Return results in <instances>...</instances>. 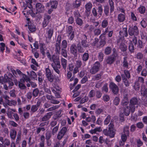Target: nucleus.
<instances>
[{
	"label": "nucleus",
	"instance_id": "obj_21",
	"mask_svg": "<svg viewBox=\"0 0 147 147\" xmlns=\"http://www.w3.org/2000/svg\"><path fill=\"white\" fill-rule=\"evenodd\" d=\"M96 117L94 115H92L86 118V120L87 121L91 122L93 123H95L96 121Z\"/></svg>",
	"mask_w": 147,
	"mask_h": 147
},
{
	"label": "nucleus",
	"instance_id": "obj_53",
	"mask_svg": "<svg viewBox=\"0 0 147 147\" xmlns=\"http://www.w3.org/2000/svg\"><path fill=\"white\" fill-rule=\"evenodd\" d=\"M73 31V27L71 26H69L67 28V33L68 34H70L74 32Z\"/></svg>",
	"mask_w": 147,
	"mask_h": 147
},
{
	"label": "nucleus",
	"instance_id": "obj_35",
	"mask_svg": "<svg viewBox=\"0 0 147 147\" xmlns=\"http://www.w3.org/2000/svg\"><path fill=\"white\" fill-rule=\"evenodd\" d=\"M112 48L111 47H106L104 50V53L106 55H109L111 53Z\"/></svg>",
	"mask_w": 147,
	"mask_h": 147
},
{
	"label": "nucleus",
	"instance_id": "obj_23",
	"mask_svg": "<svg viewBox=\"0 0 147 147\" xmlns=\"http://www.w3.org/2000/svg\"><path fill=\"white\" fill-rule=\"evenodd\" d=\"M124 74H122L121 75L122 78L123 75L127 79H129L131 77L129 71L127 70H125L124 71Z\"/></svg>",
	"mask_w": 147,
	"mask_h": 147
},
{
	"label": "nucleus",
	"instance_id": "obj_51",
	"mask_svg": "<svg viewBox=\"0 0 147 147\" xmlns=\"http://www.w3.org/2000/svg\"><path fill=\"white\" fill-rule=\"evenodd\" d=\"M59 107V106L58 105H55L53 106V107H52L49 108L47 110V112H49L52 111H53V110H55V109L58 108Z\"/></svg>",
	"mask_w": 147,
	"mask_h": 147
},
{
	"label": "nucleus",
	"instance_id": "obj_10",
	"mask_svg": "<svg viewBox=\"0 0 147 147\" xmlns=\"http://www.w3.org/2000/svg\"><path fill=\"white\" fill-rule=\"evenodd\" d=\"M45 71V74L47 80L51 83L53 82L54 77L51 73L50 69L48 68H47L46 69Z\"/></svg>",
	"mask_w": 147,
	"mask_h": 147
},
{
	"label": "nucleus",
	"instance_id": "obj_52",
	"mask_svg": "<svg viewBox=\"0 0 147 147\" xmlns=\"http://www.w3.org/2000/svg\"><path fill=\"white\" fill-rule=\"evenodd\" d=\"M143 45L142 40H141V39H139L137 44V47L139 49H141L143 47Z\"/></svg>",
	"mask_w": 147,
	"mask_h": 147
},
{
	"label": "nucleus",
	"instance_id": "obj_1",
	"mask_svg": "<svg viewBox=\"0 0 147 147\" xmlns=\"http://www.w3.org/2000/svg\"><path fill=\"white\" fill-rule=\"evenodd\" d=\"M138 104V100L137 98L135 97L132 98L129 100V106L128 105H127L129 112L127 113H126V111H123L124 114L126 116H127L130 114V111L132 113H133L135 110V105H137Z\"/></svg>",
	"mask_w": 147,
	"mask_h": 147
},
{
	"label": "nucleus",
	"instance_id": "obj_40",
	"mask_svg": "<svg viewBox=\"0 0 147 147\" xmlns=\"http://www.w3.org/2000/svg\"><path fill=\"white\" fill-rule=\"evenodd\" d=\"M109 2L110 6V12L111 13L113 11L114 9V3L113 0H109Z\"/></svg>",
	"mask_w": 147,
	"mask_h": 147
},
{
	"label": "nucleus",
	"instance_id": "obj_24",
	"mask_svg": "<svg viewBox=\"0 0 147 147\" xmlns=\"http://www.w3.org/2000/svg\"><path fill=\"white\" fill-rule=\"evenodd\" d=\"M82 60L84 62L87 61L89 59V54L88 53H85L82 56Z\"/></svg>",
	"mask_w": 147,
	"mask_h": 147
},
{
	"label": "nucleus",
	"instance_id": "obj_22",
	"mask_svg": "<svg viewBox=\"0 0 147 147\" xmlns=\"http://www.w3.org/2000/svg\"><path fill=\"white\" fill-rule=\"evenodd\" d=\"M28 75L31 78L36 79L37 78V75L34 71H32L30 72L27 71Z\"/></svg>",
	"mask_w": 147,
	"mask_h": 147
},
{
	"label": "nucleus",
	"instance_id": "obj_15",
	"mask_svg": "<svg viewBox=\"0 0 147 147\" xmlns=\"http://www.w3.org/2000/svg\"><path fill=\"white\" fill-rule=\"evenodd\" d=\"M36 9L38 12L42 13L44 10V6L41 3H38L36 4Z\"/></svg>",
	"mask_w": 147,
	"mask_h": 147
},
{
	"label": "nucleus",
	"instance_id": "obj_47",
	"mask_svg": "<svg viewBox=\"0 0 147 147\" xmlns=\"http://www.w3.org/2000/svg\"><path fill=\"white\" fill-rule=\"evenodd\" d=\"M61 54L65 57H66L67 56V51L65 49L61 48Z\"/></svg>",
	"mask_w": 147,
	"mask_h": 147
},
{
	"label": "nucleus",
	"instance_id": "obj_9",
	"mask_svg": "<svg viewBox=\"0 0 147 147\" xmlns=\"http://www.w3.org/2000/svg\"><path fill=\"white\" fill-rule=\"evenodd\" d=\"M87 39L86 36L85 34H83L82 36L81 45L84 48L88 47L90 46L89 42H87Z\"/></svg>",
	"mask_w": 147,
	"mask_h": 147
},
{
	"label": "nucleus",
	"instance_id": "obj_6",
	"mask_svg": "<svg viewBox=\"0 0 147 147\" xmlns=\"http://www.w3.org/2000/svg\"><path fill=\"white\" fill-rule=\"evenodd\" d=\"M129 34L130 36H135L139 34V31L137 26H129L128 30Z\"/></svg>",
	"mask_w": 147,
	"mask_h": 147
},
{
	"label": "nucleus",
	"instance_id": "obj_33",
	"mask_svg": "<svg viewBox=\"0 0 147 147\" xmlns=\"http://www.w3.org/2000/svg\"><path fill=\"white\" fill-rule=\"evenodd\" d=\"M67 60L65 59L62 58L61 59V64L64 69H66L67 66Z\"/></svg>",
	"mask_w": 147,
	"mask_h": 147
},
{
	"label": "nucleus",
	"instance_id": "obj_19",
	"mask_svg": "<svg viewBox=\"0 0 147 147\" xmlns=\"http://www.w3.org/2000/svg\"><path fill=\"white\" fill-rule=\"evenodd\" d=\"M125 15L120 13L118 14L117 16L118 21L120 22H122L125 21Z\"/></svg>",
	"mask_w": 147,
	"mask_h": 147
},
{
	"label": "nucleus",
	"instance_id": "obj_48",
	"mask_svg": "<svg viewBox=\"0 0 147 147\" xmlns=\"http://www.w3.org/2000/svg\"><path fill=\"white\" fill-rule=\"evenodd\" d=\"M22 8L23 9V11H22V12L23 13V14L25 16H28L29 15V13L28 12V10H26L27 7L25 6H23Z\"/></svg>",
	"mask_w": 147,
	"mask_h": 147
},
{
	"label": "nucleus",
	"instance_id": "obj_11",
	"mask_svg": "<svg viewBox=\"0 0 147 147\" xmlns=\"http://www.w3.org/2000/svg\"><path fill=\"white\" fill-rule=\"evenodd\" d=\"M53 115L52 112L47 113L40 119L41 122H49V120Z\"/></svg>",
	"mask_w": 147,
	"mask_h": 147
},
{
	"label": "nucleus",
	"instance_id": "obj_41",
	"mask_svg": "<svg viewBox=\"0 0 147 147\" xmlns=\"http://www.w3.org/2000/svg\"><path fill=\"white\" fill-rule=\"evenodd\" d=\"M28 28L30 31L32 32L35 31L36 30L35 26L32 24H28Z\"/></svg>",
	"mask_w": 147,
	"mask_h": 147
},
{
	"label": "nucleus",
	"instance_id": "obj_59",
	"mask_svg": "<svg viewBox=\"0 0 147 147\" xmlns=\"http://www.w3.org/2000/svg\"><path fill=\"white\" fill-rule=\"evenodd\" d=\"M46 128L45 127H40L37 128L36 132L37 134H39L41 131H44L45 130Z\"/></svg>",
	"mask_w": 147,
	"mask_h": 147
},
{
	"label": "nucleus",
	"instance_id": "obj_4",
	"mask_svg": "<svg viewBox=\"0 0 147 147\" xmlns=\"http://www.w3.org/2000/svg\"><path fill=\"white\" fill-rule=\"evenodd\" d=\"M114 126L113 123L111 122L108 126V130L107 129H103V132L105 136H109L111 138L114 137L116 130L114 129Z\"/></svg>",
	"mask_w": 147,
	"mask_h": 147
},
{
	"label": "nucleus",
	"instance_id": "obj_64",
	"mask_svg": "<svg viewBox=\"0 0 147 147\" xmlns=\"http://www.w3.org/2000/svg\"><path fill=\"white\" fill-rule=\"evenodd\" d=\"M39 90L38 88L34 89L33 91V95L34 97H36L38 95Z\"/></svg>",
	"mask_w": 147,
	"mask_h": 147
},
{
	"label": "nucleus",
	"instance_id": "obj_7",
	"mask_svg": "<svg viewBox=\"0 0 147 147\" xmlns=\"http://www.w3.org/2000/svg\"><path fill=\"white\" fill-rule=\"evenodd\" d=\"M100 67V62L98 61H96L90 69V73L92 74H96L99 71Z\"/></svg>",
	"mask_w": 147,
	"mask_h": 147
},
{
	"label": "nucleus",
	"instance_id": "obj_34",
	"mask_svg": "<svg viewBox=\"0 0 147 147\" xmlns=\"http://www.w3.org/2000/svg\"><path fill=\"white\" fill-rule=\"evenodd\" d=\"M147 19L145 18H143L140 22V25L144 28H145L147 26Z\"/></svg>",
	"mask_w": 147,
	"mask_h": 147
},
{
	"label": "nucleus",
	"instance_id": "obj_42",
	"mask_svg": "<svg viewBox=\"0 0 147 147\" xmlns=\"http://www.w3.org/2000/svg\"><path fill=\"white\" fill-rule=\"evenodd\" d=\"M76 24L80 26H82L83 23V20L79 18H76Z\"/></svg>",
	"mask_w": 147,
	"mask_h": 147
},
{
	"label": "nucleus",
	"instance_id": "obj_29",
	"mask_svg": "<svg viewBox=\"0 0 147 147\" xmlns=\"http://www.w3.org/2000/svg\"><path fill=\"white\" fill-rule=\"evenodd\" d=\"M38 12L36 11H34L33 10H28V12L29 14L33 17H35L38 16Z\"/></svg>",
	"mask_w": 147,
	"mask_h": 147
},
{
	"label": "nucleus",
	"instance_id": "obj_8",
	"mask_svg": "<svg viewBox=\"0 0 147 147\" xmlns=\"http://www.w3.org/2000/svg\"><path fill=\"white\" fill-rule=\"evenodd\" d=\"M109 87L112 92L115 95L117 94L119 92V88L118 86L114 83L111 82L109 84Z\"/></svg>",
	"mask_w": 147,
	"mask_h": 147
},
{
	"label": "nucleus",
	"instance_id": "obj_56",
	"mask_svg": "<svg viewBox=\"0 0 147 147\" xmlns=\"http://www.w3.org/2000/svg\"><path fill=\"white\" fill-rule=\"evenodd\" d=\"M67 43L66 40H64L62 41L61 43V48L66 49L67 47Z\"/></svg>",
	"mask_w": 147,
	"mask_h": 147
},
{
	"label": "nucleus",
	"instance_id": "obj_27",
	"mask_svg": "<svg viewBox=\"0 0 147 147\" xmlns=\"http://www.w3.org/2000/svg\"><path fill=\"white\" fill-rule=\"evenodd\" d=\"M103 73L102 71H101L99 74L95 75L93 77L94 80H98L101 79Z\"/></svg>",
	"mask_w": 147,
	"mask_h": 147
},
{
	"label": "nucleus",
	"instance_id": "obj_54",
	"mask_svg": "<svg viewBox=\"0 0 147 147\" xmlns=\"http://www.w3.org/2000/svg\"><path fill=\"white\" fill-rule=\"evenodd\" d=\"M98 12L99 13L98 16H100L102 15L103 12V8L102 6L101 5L99 6L98 8Z\"/></svg>",
	"mask_w": 147,
	"mask_h": 147
},
{
	"label": "nucleus",
	"instance_id": "obj_45",
	"mask_svg": "<svg viewBox=\"0 0 147 147\" xmlns=\"http://www.w3.org/2000/svg\"><path fill=\"white\" fill-rule=\"evenodd\" d=\"M138 9L139 12L141 14H144L145 12L146 8L144 6H140Z\"/></svg>",
	"mask_w": 147,
	"mask_h": 147
},
{
	"label": "nucleus",
	"instance_id": "obj_18",
	"mask_svg": "<svg viewBox=\"0 0 147 147\" xmlns=\"http://www.w3.org/2000/svg\"><path fill=\"white\" fill-rule=\"evenodd\" d=\"M115 60V57L113 55H112L108 57L106 60V62L107 64H111L113 63Z\"/></svg>",
	"mask_w": 147,
	"mask_h": 147
},
{
	"label": "nucleus",
	"instance_id": "obj_31",
	"mask_svg": "<svg viewBox=\"0 0 147 147\" xmlns=\"http://www.w3.org/2000/svg\"><path fill=\"white\" fill-rule=\"evenodd\" d=\"M144 57L143 54L141 52H138L135 55V58L138 60H142Z\"/></svg>",
	"mask_w": 147,
	"mask_h": 147
},
{
	"label": "nucleus",
	"instance_id": "obj_50",
	"mask_svg": "<svg viewBox=\"0 0 147 147\" xmlns=\"http://www.w3.org/2000/svg\"><path fill=\"white\" fill-rule=\"evenodd\" d=\"M136 144L138 147L141 146L143 144V142L140 139L136 140Z\"/></svg>",
	"mask_w": 147,
	"mask_h": 147
},
{
	"label": "nucleus",
	"instance_id": "obj_2",
	"mask_svg": "<svg viewBox=\"0 0 147 147\" xmlns=\"http://www.w3.org/2000/svg\"><path fill=\"white\" fill-rule=\"evenodd\" d=\"M121 90L123 91V98L121 102V107L123 109V111H126V113H128L129 112V109L127 107V105L129 104V101L128 100V94L126 93V91L125 88L123 89L121 88Z\"/></svg>",
	"mask_w": 147,
	"mask_h": 147
},
{
	"label": "nucleus",
	"instance_id": "obj_46",
	"mask_svg": "<svg viewBox=\"0 0 147 147\" xmlns=\"http://www.w3.org/2000/svg\"><path fill=\"white\" fill-rule=\"evenodd\" d=\"M108 24V21L106 20H103L101 23V26L103 28H106Z\"/></svg>",
	"mask_w": 147,
	"mask_h": 147
},
{
	"label": "nucleus",
	"instance_id": "obj_63",
	"mask_svg": "<svg viewBox=\"0 0 147 147\" xmlns=\"http://www.w3.org/2000/svg\"><path fill=\"white\" fill-rule=\"evenodd\" d=\"M102 91H105L107 92L108 91V84L107 83L105 84L102 88Z\"/></svg>",
	"mask_w": 147,
	"mask_h": 147
},
{
	"label": "nucleus",
	"instance_id": "obj_55",
	"mask_svg": "<svg viewBox=\"0 0 147 147\" xmlns=\"http://www.w3.org/2000/svg\"><path fill=\"white\" fill-rule=\"evenodd\" d=\"M52 133L50 131H47L45 134V138L46 140L50 139L52 137Z\"/></svg>",
	"mask_w": 147,
	"mask_h": 147
},
{
	"label": "nucleus",
	"instance_id": "obj_25",
	"mask_svg": "<svg viewBox=\"0 0 147 147\" xmlns=\"http://www.w3.org/2000/svg\"><path fill=\"white\" fill-rule=\"evenodd\" d=\"M17 132L16 130L12 129L11 130L10 133V136L11 139L14 140L16 138Z\"/></svg>",
	"mask_w": 147,
	"mask_h": 147
},
{
	"label": "nucleus",
	"instance_id": "obj_13",
	"mask_svg": "<svg viewBox=\"0 0 147 147\" xmlns=\"http://www.w3.org/2000/svg\"><path fill=\"white\" fill-rule=\"evenodd\" d=\"M70 52L75 55H76L77 52V46L74 44H72L70 47Z\"/></svg>",
	"mask_w": 147,
	"mask_h": 147
},
{
	"label": "nucleus",
	"instance_id": "obj_36",
	"mask_svg": "<svg viewBox=\"0 0 147 147\" xmlns=\"http://www.w3.org/2000/svg\"><path fill=\"white\" fill-rule=\"evenodd\" d=\"M124 134H125L129 136V127L126 126L124 127L123 130Z\"/></svg>",
	"mask_w": 147,
	"mask_h": 147
},
{
	"label": "nucleus",
	"instance_id": "obj_14",
	"mask_svg": "<svg viewBox=\"0 0 147 147\" xmlns=\"http://www.w3.org/2000/svg\"><path fill=\"white\" fill-rule=\"evenodd\" d=\"M140 94L142 96L147 97V88L144 85L141 86Z\"/></svg>",
	"mask_w": 147,
	"mask_h": 147
},
{
	"label": "nucleus",
	"instance_id": "obj_58",
	"mask_svg": "<svg viewBox=\"0 0 147 147\" xmlns=\"http://www.w3.org/2000/svg\"><path fill=\"white\" fill-rule=\"evenodd\" d=\"M110 120L111 116L110 115H108L104 121V124L107 125L110 122Z\"/></svg>",
	"mask_w": 147,
	"mask_h": 147
},
{
	"label": "nucleus",
	"instance_id": "obj_32",
	"mask_svg": "<svg viewBox=\"0 0 147 147\" xmlns=\"http://www.w3.org/2000/svg\"><path fill=\"white\" fill-rule=\"evenodd\" d=\"M123 82L124 84V85L126 87L129 86L130 85V83L129 82L127 79L123 75L122 78Z\"/></svg>",
	"mask_w": 147,
	"mask_h": 147
},
{
	"label": "nucleus",
	"instance_id": "obj_20",
	"mask_svg": "<svg viewBox=\"0 0 147 147\" xmlns=\"http://www.w3.org/2000/svg\"><path fill=\"white\" fill-rule=\"evenodd\" d=\"M81 5V1L80 0H75L72 4L73 7L74 8H78Z\"/></svg>",
	"mask_w": 147,
	"mask_h": 147
},
{
	"label": "nucleus",
	"instance_id": "obj_17",
	"mask_svg": "<svg viewBox=\"0 0 147 147\" xmlns=\"http://www.w3.org/2000/svg\"><path fill=\"white\" fill-rule=\"evenodd\" d=\"M51 66L55 71L58 74H60V72L59 70L61 68L60 64H51Z\"/></svg>",
	"mask_w": 147,
	"mask_h": 147
},
{
	"label": "nucleus",
	"instance_id": "obj_38",
	"mask_svg": "<svg viewBox=\"0 0 147 147\" xmlns=\"http://www.w3.org/2000/svg\"><path fill=\"white\" fill-rule=\"evenodd\" d=\"M123 61V66L124 67L128 68L129 66V64L127 60V57H124Z\"/></svg>",
	"mask_w": 147,
	"mask_h": 147
},
{
	"label": "nucleus",
	"instance_id": "obj_61",
	"mask_svg": "<svg viewBox=\"0 0 147 147\" xmlns=\"http://www.w3.org/2000/svg\"><path fill=\"white\" fill-rule=\"evenodd\" d=\"M104 54L102 52H100L98 53V58L100 61H102L104 58Z\"/></svg>",
	"mask_w": 147,
	"mask_h": 147
},
{
	"label": "nucleus",
	"instance_id": "obj_62",
	"mask_svg": "<svg viewBox=\"0 0 147 147\" xmlns=\"http://www.w3.org/2000/svg\"><path fill=\"white\" fill-rule=\"evenodd\" d=\"M43 19L45 21H47L49 22L51 18V16L47 14L44 15Z\"/></svg>",
	"mask_w": 147,
	"mask_h": 147
},
{
	"label": "nucleus",
	"instance_id": "obj_26",
	"mask_svg": "<svg viewBox=\"0 0 147 147\" xmlns=\"http://www.w3.org/2000/svg\"><path fill=\"white\" fill-rule=\"evenodd\" d=\"M38 108L34 105H33L31 106V108L30 111L31 115H32L36 112L38 110Z\"/></svg>",
	"mask_w": 147,
	"mask_h": 147
},
{
	"label": "nucleus",
	"instance_id": "obj_39",
	"mask_svg": "<svg viewBox=\"0 0 147 147\" xmlns=\"http://www.w3.org/2000/svg\"><path fill=\"white\" fill-rule=\"evenodd\" d=\"M82 47L81 45L78 44L77 45V49L79 53H82L84 52L85 50Z\"/></svg>",
	"mask_w": 147,
	"mask_h": 147
},
{
	"label": "nucleus",
	"instance_id": "obj_43",
	"mask_svg": "<svg viewBox=\"0 0 147 147\" xmlns=\"http://www.w3.org/2000/svg\"><path fill=\"white\" fill-rule=\"evenodd\" d=\"M92 4L90 2L88 3L86 5L85 8L87 11L89 12L90 11L92 7Z\"/></svg>",
	"mask_w": 147,
	"mask_h": 147
},
{
	"label": "nucleus",
	"instance_id": "obj_28",
	"mask_svg": "<svg viewBox=\"0 0 147 147\" xmlns=\"http://www.w3.org/2000/svg\"><path fill=\"white\" fill-rule=\"evenodd\" d=\"M129 49L131 53H133L134 52L135 48L133 44L131 41L129 43Z\"/></svg>",
	"mask_w": 147,
	"mask_h": 147
},
{
	"label": "nucleus",
	"instance_id": "obj_37",
	"mask_svg": "<svg viewBox=\"0 0 147 147\" xmlns=\"http://www.w3.org/2000/svg\"><path fill=\"white\" fill-rule=\"evenodd\" d=\"M53 33V29L52 28L49 29L47 31L48 38L50 39L52 37Z\"/></svg>",
	"mask_w": 147,
	"mask_h": 147
},
{
	"label": "nucleus",
	"instance_id": "obj_12",
	"mask_svg": "<svg viewBox=\"0 0 147 147\" xmlns=\"http://www.w3.org/2000/svg\"><path fill=\"white\" fill-rule=\"evenodd\" d=\"M67 129L65 127H63L59 132L57 136L58 139L61 140L67 131Z\"/></svg>",
	"mask_w": 147,
	"mask_h": 147
},
{
	"label": "nucleus",
	"instance_id": "obj_3",
	"mask_svg": "<svg viewBox=\"0 0 147 147\" xmlns=\"http://www.w3.org/2000/svg\"><path fill=\"white\" fill-rule=\"evenodd\" d=\"M12 80V78H9L8 77L7 75L5 74L3 78L0 77V82H7L8 84V86L5 84L4 85V88L6 90H7L8 89H11L12 86H13L14 83L11 80Z\"/></svg>",
	"mask_w": 147,
	"mask_h": 147
},
{
	"label": "nucleus",
	"instance_id": "obj_44",
	"mask_svg": "<svg viewBox=\"0 0 147 147\" xmlns=\"http://www.w3.org/2000/svg\"><path fill=\"white\" fill-rule=\"evenodd\" d=\"M57 2L56 1H51V6L52 8L55 9L57 8Z\"/></svg>",
	"mask_w": 147,
	"mask_h": 147
},
{
	"label": "nucleus",
	"instance_id": "obj_57",
	"mask_svg": "<svg viewBox=\"0 0 147 147\" xmlns=\"http://www.w3.org/2000/svg\"><path fill=\"white\" fill-rule=\"evenodd\" d=\"M18 86L21 90H24L26 88V87L24 84L21 82L18 83Z\"/></svg>",
	"mask_w": 147,
	"mask_h": 147
},
{
	"label": "nucleus",
	"instance_id": "obj_49",
	"mask_svg": "<svg viewBox=\"0 0 147 147\" xmlns=\"http://www.w3.org/2000/svg\"><path fill=\"white\" fill-rule=\"evenodd\" d=\"M141 103L144 106L147 107V97H142Z\"/></svg>",
	"mask_w": 147,
	"mask_h": 147
},
{
	"label": "nucleus",
	"instance_id": "obj_60",
	"mask_svg": "<svg viewBox=\"0 0 147 147\" xmlns=\"http://www.w3.org/2000/svg\"><path fill=\"white\" fill-rule=\"evenodd\" d=\"M134 87L136 91L138 90L140 88V84L139 82H135L134 85Z\"/></svg>",
	"mask_w": 147,
	"mask_h": 147
},
{
	"label": "nucleus",
	"instance_id": "obj_30",
	"mask_svg": "<svg viewBox=\"0 0 147 147\" xmlns=\"http://www.w3.org/2000/svg\"><path fill=\"white\" fill-rule=\"evenodd\" d=\"M119 48L122 51H125L127 50V46L123 42H121L120 44Z\"/></svg>",
	"mask_w": 147,
	"mask_h": 147
},
{
	"label": "nucleus",
	"instance_id": "obj_5",
	"mask_svg": "<svg viewBox=\"0 0 147 147\" xmlns=\"http://www.w3.org/2000/svg\"><path fill=\"white\" fill-rule=\"evenodd\" d=\"M61 35H58L55 44V51L57 54H60L61 50Z\"/></svg>",
	"mask_w": 147,
	"mask_h": 147
},
{
	"label": "nucleus",
	"instance_id": "obj_16",
	"mask_svg": "<svg viewBox=\"0 0 147 147\" xmlns=\"http://www.w3.org/2000/svg\"><path fill=\"white\" fill-rule=\"evenodd\" d=\"M52 60L53 63L51 64H60L59 57L57 55H53L52 56Z\"/></svg>",
	"mask_w": 147,
	"mask_h": 147
}]
</instances>
